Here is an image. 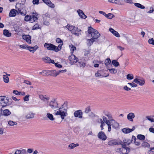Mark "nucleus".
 Segmentation results:
<instances>
[{
  "label": "nucleus",
  "instance_id": "obj_53",
  "mask_svg": "<svg viewBox=\"0 0 154 154\" xmlns=\"http://www.w3.org/2000/svg\"><path fill=\"white\" fill-rule=\"evenodd\" d=\"M90 111V106H88L85 108V113H88Z\"/></svg>",
  "mask_w": 154,
  "mask_h": 154
},
{
  "label": "nucleus",
  "instance_id": "obj_19",
  "mask_svg": "<svg viewBox=\"0 0 154 154\" xmlns=\"http://www.w3.org/2000/svg\"><path fill=\"white\" fill-rule=\"evenodd\" d=\"M39 98L43 101H48L50 99V97L46 95L40 94L39 95Z\"/></svg>",
  "mask_w": 154,
  "mask_h": 154
},
{
  "label": "nucleus",
  "instance_id": "obj_4",
  "mask_svg": "<svg viewBox=\"0 0 154 154\" xmlns=\"http://www.w3.org/2000/svg\"><path fill=\"white\" fill-rule=\"evenodd\" d=\"M63 43H60L58 46H57L53 44L45 43L44 45V47L46 48H61Z\"/></svg>",
  "mask_w": 154,
  "mask_h": 154
},
{
  "label": "nucleus",
  "instance_id": "obj_58",
  "mask_svg": "<svg viewBox=\"0 0 154 154\" xmlns=\"http://www.w3.org/2000/svg\"><path fill=\"white\" fill-rule=\"evenodd\" d=\"M56 42L58 43H63V42L61 39L58 38H56Z\"/></svg>",
  "mask_w": 154,
  "mask_h": 154
},
{
  "label": "nucleus",
  "instance_id": "obj_13",
  "mask_svg": "<svg viewBox=\"0 0 154 154\" xmlns=\"http://www.w3.org/2000/svg\"><path fill=\"white\" fill-rule=\"evenodd\" d=\"M135 127L133 126L132 129H130L129 128H125L122 129V132L125 134L129 133L134 130Z\"/></svg>",
  "mask_w": 154,
  "mask_h": 154
},
{
  "label": "nucleus",
  "instance_id": "obj_16",
  "mask_svg": "<svg viewBox=\"0 0 154 154\" xmlns=\"http://www.w3.org/2000/svg\"><path fill=\"white\" fill-rule=\"evenodd\" d=\"M32 16H31V23L34 22L36 20H38L37 17L38 14L35 12V13L32 12Z\"/></svg>",
  "mask_w": 154,
  "mask_h": 154
},
{
  "label": "nucleus",
  "instance_id": "obj_14",
  "mask_svg": "<svg viewBox=\"0 0 154 154\" xmlns=\"http://www.w3.org/2000/svg\"><path fill=\"white\" fill-rule=\"evenodd\" d=\"M111 125L112 126V127L113 128L117 129L119 127V124L114 120L112 119L111 121Z\"/></svg>",
  "mask_w": 154,
  "mask_h": 154
},
{
  "label": "nucleus",
  "instance_id": "obj_1",
  "mask_svg": "<svg viewBox=\"0 0 154 154\" xmlns=\"http://www.w3.org/2000/svg\"><path fill=\"white\" fill-rule=\"evenodd\" d=\"M64 105H66L65 104H64L61 107L59 108V110L55 113V115H60L62 120L64 119V117L66 116L67 115L66 107H64Z\"/></svg>",
  "mask_w": 154,
  "mask_h": 154
},
{
  "label": "nucleus",
  "instance_id": "obj_26",
  "mask_svg": "<svg viewBox=\"0 0 154 154\" xmlns=\"http://www.w3.org/2000/svg\"><path fill=\"white\" fill-rule=\"evenodd\" d=\"M20 47L21 48H38V47L37 45L34 47H31L26 45H20Z\"/></svg>",
  "mask_w": 154,
  "mask_h": 154
},
{
  "label": "nucleus",
  "instance_id": "obj_2",
  "mask_svg": "<svg viewBox=\"0 0 154 154\" xmlns=\"http://www.w3.org/2000/svg\"><path fill=\"white\" fill-rule=\"evenodd\" d=\"M123 142H121L120 144L122 145V147L121 148H119L116 149V151L117 152L122 153V154H128L130 151V149L129 148L126 147L124 144H122Z\"/></svg>",
  "mask_w": 154,
  "mask_h": 154
},
{
  "label": "nucleus",
  "instance_id": "obj_50",
  "mask_svg": "<svg viewBox=\"0 0 154 154\" xmlns=\"http://www.w3.org/2000/svg\"><path fill=\"white\" fill-rule=\"evenodd\" d=\"M39 25L37 23L34 25L32 27V29L33 30H36L39 29Z\"/></svg>",
  "mask_w": 154,
  "mask_h": 154
},
{
  "label": "nucleus",
  "instance_id": "obj_60",
  "mask_svg": "<svg viewBox=\"0 0 154 154\" xmlns=\"http://www.w3.org/2000/svg\"><path fill=\"white\" fill-rule=\"evenodd\" d=\"M57 71V73L58 75L60 73H64V72H66V69H65V70H60Z\"/></svg>",
  "mask_w": 154,
  "mask_h": 154
},
{
  "label": "nucleus",
  "instance_id": "obj_32",
  "mask_svg": "<svg viewBox=\"0 0 154 154\" xmlns=\"http://www.w3.org/2000/svg\"><path fill=\"white\" fill-rule=\"evenodd\" d=\"M123 142L124 143L122 144L126 146L127 145H129L131 142V140L128 139H126L124 140Z\"/></svg>",
  "mask_w": 154,
  "mask_h": 154
},
{
  "label": "nucleus",
  "instance_id": "obj_3",
  "mask_svg": "<svg viewBox=\"0 0 154 154\" xmlns=\"http://www.w3.org/2000/svg\"><path fill=\"white\" fill-rule=\"evenodd\" d=\"M9 100L7 99L5 97L1 96L0 97V105L2 107H5L8 105Z\"/></svg>",
  "mask_w": 154,
  "mask_h": 154
},
{
  "label": "nucleus",
  "instance_id": "obj_31",
  "mask_svg": "<svg viewBox=\"0 0 154 154\" xmlns=\"http://www.w3.org/2000/svg\"><path fill=\"white\" fill-rule=\"evenodd\" d=\"M134 5H135V6L137 8H140V9H144L145 8V7L144 5H141V4H140V3H134Z\"/></svg>",
  "mask_w": 154,
  "mask_h": 154
},
{
  "label": "nucleus",
  "instance_id": "obj_43",
  "mask_svg": "<svg viewBox=\"0 0 154 154\" xmlns=\"http://www.w3.org/2000/svg\"><path fill=\"white\" fill-rule=\"evenodd\" d=\"M3 78L4 82L5 83H8L9 82V78L6 75H3Z\"/></svg>",
  "mask_w": 154,
  "mask_h": 154
},
{
  "label": "nucleus",
  "instance_id": "obj_9",
  "mask_svg": "<svg viewBox=\"0 0 154 154\" xmlns=\"http://www.w3.org/2000/svg\"><path fill=\"white\" fill-rule=\"evenodd\" d=\"M82 30L78 28L77 27H75L74 29L71 32V33L72 34H74L77 36H79L81 34V32Z\"/></svg>",
  "mask_w": 154,
  "mask_h": 154
},
{
  "label": "nucleus",
  "instance_id": "obj_47",
  "mask_svg": "<svg viewBox=\"0 0 154 154\" xmlns=\"http://www.w3.org/2000/svg\"><path fill=\"white\" fill-rule=\"evenodd\" d=\"M114 3L118 5H122V2L121 0H114Z\"/></svg>",
  "mask_w": 154,
  "mask_h": 154
},
{
  "label": "nucleus",
  "instance_id": "obj_35",
  "mask_svg": "<svg viewBox=\"0 0 154 154\" xmlns=\"http://www.w3.org/2000/svg\"><path fill=\"white\" fill-rule=\"evenodd\" d=\"M47 117L50 120L53 121L54 118L53 115L49 113H47L46 115Z\"/></svg>",
  "mask_w": 154,
  "mask_h": 154
},
{
  "label": "nucleus",
  "instance_id": "obj_45",
  "mask_svg": "<svg viewBox=\"0 0 154 154\" xmlns=\"http://www.w3.org/2000/svg\"><path fill=\"white\" fill-rule=\"evenodd\" d=\"M9 110L8 109H6L3 110V114L5 116H7L9 115Z\"/></svg>",
  "mask_w": 154,
  "mask_h": 154
},
{
  "label": "nucleus",
  "instance_id": "obj_54",
  "mask_svg": "<svg viewBox=\"0 0 154 154\" xmlns=\"http://www.w3.org/2000/svg\"><path fill=\"white\" fill-rule=\"evenodd\" d=\"M148 42L149 44L154 45V40L153 38L149 39L148 40Z\"/></svg>",
  "mask_w": 154,
  "mask_h": 154
},
{
  "label": "nucleus",
  "instance_id": "obj_46",
  "mask_svg": "<svg viewBox=\"0 0 154 154\" xmlns=\"http://www.w3.org/2000/svg\"><path fill=\"white\" fill-rule=\"evenodd\" d=\"M133 78V75L132 74H129L127 75V79L128 80H131Z\"/></svg>",
  "mask_w": 154,
  "mask_h": 154
},
{
  "label": "nucleus",
  "instance_id": "obj_49",
  "mask_svg": "<svg viewBox=\"0 0 154 154\" xmlns=\"http://www.w3.org/2000/svg\"><path fill=\"white\" fill-rule=\"evenodd\" d=\"M134 82H133L132 83H128V84L129 85L132 87H137V85L135 83H134Z\"/></svg>",
  "mask_w": 154,
  "mask_h": 154
},
{
  "label": "nucleus",
  "instance_id": "obj_22",
  "mask_svg": "<svg viewBox=\"0 0 154 154\" xmlns=\"http://www.w3.org/2000/svg\"><path fill=\"white\" fill-rule=\"evenodd\" d=\"M50 70H44L42 72H40L39 74L44 76H50Z\"/></svg>",
  "mask_w": 154,
  "mask_h": 154
},
{
  "label": "nucleus",
  "instance_id": "obj_21",
  "mask_svg": "<svg viewBox=\"0 0 154 154\" xmlns=\"http://www.w3.org/2000/svg\"><path fill=\"white\" fill-rule=\"evenodd\" d=\"M88 42L87 44V45L89 46H91L92 44L94 42H97L98 43L100 42L99 40H96L95 38H93L89 39H88Z\"/></svg>",
  "mask_w": 154,
  "mask_h": 154
},
{
  "label": "nucleus",
  "instance_id": "obj_30",
  "mask_svg": "<svg viewBox=\"0 0 154 154\" xmlns=\"http://www.w3.org/2000/svg\"><path fill=\"white\" fill-rule=\"evenodd\" d=\"M79 146V144L78 143L74 144V143H71L69 145L68 148L69 149H71Z\"/></svg>",
  "mask_w": 154,
  "mask_h": 154
},
{
  "label": "nucleus",
  "instance_id": "obj_42",
  "mask_svg": "<svg viewBox=\"0 0 154 154\" xmlns=\"http://www.w3.org/2000/svg\"><path fill=\"white\" fill-rule=\"evenodd\" d=\"M112 64L115 66H118L119 65V63L115 60L112 61Z\"/></svg>",
  "mask_w": 154,
  "mask_h": 154
},
{
  "label": "nucleus",
  "instance_id": "obj_55",
  "mask_svg": "<svg viewBox=\"0 0 154 154\" xmlns=\"http://www.w3.org/2000/svg\"><path fill=\"white\" fill-rule=\"evenodd\" d=\"M29 94H27L25 96L23 97V100L25 101H28L29 100Z\"/></svg>",
  "mask_w": 154,
  "mask_h": 154
},
{
  "label": "nucleus",
  "instance_id": "obj_61",
  "mask_svg": "<svg viewBox=\"0 0 154 154\" xmlns=\"http://www.w3.org/2000/svg\"><path fill=\"white\" fill-rule=\"evenodd\" d=\"M53 64H54L55 66L57 67L60 68L62 67V66L58 63H55L54 62Z\"/></svg>",
  "mask_w": 154,
  "mask_h": 154
},
{
  "label": "nucleus",
  "instance_id": "obj_33",
  "mask_svg": "<svg viewBox=\"0 0 154 154\" xmlns=\"http://www.w3.org/2000/svg\"><path fill=\"white\" fill-rule=\"evenodd\" d=\"M50 76H56L58 75L57 71H56V70H50Z\"/></svg>",
  "mask_w": 154,
  "mask_h": 154
},
{
  "label": "nucleus",
  "instance_id": "obj_56",
  "mask_svg": "<svg viewBox=\"0 0 154 154\" xmlns=\"http://www.w3.org/2000/svg\"><path fill=\"white\" fill-rule=\"evenodd\" d=\"M147 119L150 121L151 122H154V119H153L151 118L150 116H147L146 117Z\"/></svg>",
  "mask_w": 154,
  "mask_h": 154
},
{
  "label": "nucleus",
  "instance_id": "obj_40",
  "mask_svg": "<svg viewBox=\"0 0 154 154\" xmlns=\"http://www.w3.org/2000/svg\"><path fill=\"white\" fill-rule=\"evenodd\" d=\"M138 139L141 140H145V136L144 135L142 134H138L137 136Z\"/></svg>",
  "mask_w": 154,
  "mask_h": 154
},
{
  "label": "nucleus",
  "instance_id": "obj_27",
  "mask_svg": "<svg viewBox=\"0 0 154 154\" xmlns=\"http://www.w3.org/2000/svg\"><path fill=\"white\" fill-rule=\"evenodd\" d=\"M78 66L84 68L85 66L86 63L84 61H79L77 64Z\"/></svg>",
  "mask_w": 154,
  "mask_h": 154
},
{
  "label": "nucleus",
  "instance_id": "obj_63",
  "mask_svg": "<svg viewBox=\"0 0 154 154\" xmlns=\"http://www.w3.org/2000/svg\"><path fill=\"white\" fill-rule=\"evenodd\" d=\"M13 93L15 94L16 95H20V93L18 91H17L16 90H14L13 91Z\"/></svg>",
  "mask_w": 154,
  "mask_h": 154
},
{
  "label": "nucleus",
  "instance_id": "obj_51",
  "mask_svg": "<svg viewBox=\"0 0 154 154\" xmlns=\"http://www.w3.org/2000/svg\"><path fill=\"white\" fill-rule=\"evenodd\" d=\"M142 146H143L149 147V143L146 142H143L142 144Z\"/></svg>",
  "mask_w": 154,
  "mask_h": 154
},
{
  "label": "nucleus",
  "instance_id": "obj_57",
  "mask_svg": "<svg viewBox=\"0 0 154 154\" xmlns=\"http://www.w3.org/2000/svg\"><path fill=\"white\" fill-rule=\"evenodd\" d=\"M75 27L74 26H69L68 27V30L71 31V32L72 31V30Z\"/></svg>",
  "mask_w": 154,
  "mask_h": 154
},
{
  "label": "nucleus",
  "instance_id": "obj_36",
  "mask_svg": "<svg viewBox=\"0 0 154 154\" xmlns=\"http://www.w3.org/2000/svg\"><path fill=\"white\" fill-rule=\"evenodd\" d=\"M3 35L4 36L9 37H10V32L7 29H4L3 30Z\"/></svg>",
  "mask_w": 154,
  "mask_h": 154
},
{
  "label": "nucleus",
  "instance_id": "obj_39",
  "mask_svg": "<svg viewBox=\"0 0 154 154\" xmlns=\"http://www.w3.org/2000/svg\"><path fill=\"white\" fill-rule=\"evenodd\" d=\"M95 29H93L91 26H89L88 27V32L89 34H91L94 32Z\"/></svg>",
  "mask_w": 154,
  "mask_h": 154
},
{
  "label": "nucleus",
  "instance_id": "obj_24",
  "mask_svg": "<svg viewBox=\"0 0 154 154\" xmlns=\"http://www.w3.org/2000/svg\"><path fill=\"white\" fill-rule=\"evenodd\" d=\"M35 114L31 112H29L25 116V118L27 119H33L34 118Z\"/></svg>",
  "mask_w": 154,
  "mask_h": 154
},
{
  "label": "nucleus",
  "instance_id": "obj_62",
  "mask_svg": "<svg viewBox=\"0 0 154 154\" xmlns=\"http://www.w3.org/2000/svg\"><path fill=\"white\" fill-rule=\"evenodd\" d=\"M39 0H33L32 3L34 5H38L39 3Z\"/></svg>",
  "mask_w": 154,
  "mask_h": 154
},
{
  "label": "nucleus",
  "instance_id": "obj_29",
  "mask_svg": "<svg viewBox=\"0 0 154 154\" xmlns=\"http://www.w3.org/2000/svg\"><path fill=\"white\" fill-rule=\"evenodd\" d=\"M112 120H109L105 122V123L108 126V131L109 132L111 130V124Z\"/></svg>",
  "mask_w": 154,
  "mask_h": 154
},
{
  "label": "nucleus",
  "instance_id": "obj_20",
  "mask_svg": "<svg viewBox=\"0 0 154 154\" xmlns=\"http://www.w3.org/2000/svg\"><path fill=\"white\" fill-rule=\"evenodd\" d=\"M109 30L112 34L115 36L117 37H119L120 35L119 33L112 28H110Z\"/></svg>",
  "mask_w": 154,
  "mask_h": 154
},
{
  "label": "nucleus",
  "instance_id": "obj_34",
  "mask_svg": "<svg viewBox=\"0 0 154 154\" xmlns=\"http://www.w3.org/2000/svg\"><path fill=\"white\" fill-rule=\"evenodd\" d=\"M104 62L106 68H108V65L109 64H110L111 63L110 59L109 58H108L105 60Z\"/></svg>",
  "mask_w": 154,
  "mask_h": 154
},
{
  "label": "nucleus",
  "instance_id": "obj_10",
  "mask_svg": "<svg viewBox=\"0 0 154 154\" xmlns=\"http://www.w3.org/2000/svg\"><path fill=\"white\" fill-rule=\"evenodd\" d=\"M74 114L75 117H78L80 119L82 118L83 112L81 110L75 111Z\"/></svg>",
  "mask_w": 154,
  "mask_h": 154
},
{
  "label": "nucleus",
  "instance_id": "obj_41",
  "mask_svg": "<svg viewBox=\"0 0 154 154\" xmlns=\"http://www.w3.org/2000/svg\"><path fill=\"white\" fill-rule=\"evenodd\" d=\"M107 69L111 74H116L117 72V70L116 69Z\"/></svg>",
  "mask_w": 154,
  "mask_h": 154
},
{
  "label": "nucleus",
  "instance_id": "obj_15",
  "mask_svg": "<svg viewBox=\"0 0 154 154\" xmlns=\"http://www.w3.org/2000/svg\"><path fill=\"white\" fill-rule=\"evenodd\" d=\"M23 38L28 43H31V37L29 35H23L22 36Z\"/></svg>",
  "mask_w": 154,
  "mask_h": 154
},
{
  "label": "nucleus",
  "instance_id": "obj_28",
  "mask_svg": "<svg viewBox=\"0 0 154 154\" xmlns=\"http://www.w3.org/2000/svg\"><path fill=\"white\" fill-rule=\"evenodd\" d=\"M17 11L15 9H12L10 10V17H15L17 15Z\"/></svg>",
  "mask_w": 154,
  "mask_h": 154
},
{
  "label": "nucleus",
  "instance_id": "obj_5",
  "mask_svg": "<svg viewBox=\"0 0 154 154\" xmlns=\"http://www.w3.org/2000/svg\"><path fill=\"white\" fill-rule=\"evenodd\" d=\"M68 60L69 61V63L71 65L76 63L78 60V58L74 54H72L69 57Z\"/></svg>",
  "mask_w": 154,
  "mask_h": 154
},
{
  "label": "nucleus",
  "instance_id": "obj_11",
  "mask_svg": "<svg viewBox=\"0 0 154 154\" xmlns=\"http://www.w3.org/2000/svg\"><path fill=\"white\" fill-rule=\"evenodd\" d=\"M98 137L100 139L103 140H105L106 139V136L104 133L102 131L100 132L98 134Z\"/></svg>",
  "mask_w": 154,
  "mask_h": 154
},
{
  "label": "nucleus",
  "instance_id": "obj_52",
  "mask_svg": "<svg viewBox=\"0 0 154 154\" xmlns=\"http://www.w3.org/2000/svg\"><path fill=\"white\" fill-rule=\"evenodd\" d=\"M154 11V6L151 7L150 8V10L149 11L147 12L148 13H152Z\"/></svg>",
  "mask_w": 154,
  "mask_h": 154
},
{
  "label": "nucleus",
  "instance_id": "obj_23",
  "mask_svg": "<svg viewBox=\"0 0 154 154\" xmlns=\"http://www.w3.org/2000/svg\"><path fill=\"white\" fill-rule=\"evenodd\" d=\"M16 8L17 9V13L18 14L19 13L21 12V10L23 9V7L21 5V4H17L16 6Z\"/></svg>",
  "mask_w": 154,
  "mask_h": 154
},
{
  "label": "nucleus",
  "instance_id": "obj_38",
  "mask_svg": "<svg viewBox=\"0 0 154 154\" xmlns=\"http://www.w3.org/2000/svg\"><path fill=\"white\" fill-rule=\"evenodd\" d=\"M24 20L26 21H29L31 22V16L29 15H26L25 17Z\"/></svg>",
  "mask_w": 154,
  "mask_h": 154
},
{
  "label": "nucleus",
  "instance_id": "obj_37",
  "mask_svg": "<svg viewBox=\"0 0 154 154\" xmlns=\"http://www.w3.org/2000/svg\"><path fill=\"white\" fill-rule=\"evenodd\" d=\"M105 17L109 19H111L115 17V16L112 14L109 13L106 14Z\"/></svg>",
  "mask_w": 154,
  "mask_h": 154
},
{
  "label": "nucleus",
  "instance_id": "obj_48",
  "mask_svg": "<svg viewBox=\"0 0 154 154\" xmlns=\"http://www.w3.org/2000/svg\"><path fill=\"white\" fill-rule=\"evenodd\" d=\"M105 115L106 116H107L109 120H112V116L111 114L110 113H109V112H107V113H105Z\"/></svg>",
  "mask_w": 154,
  "mask_h": 154
},
{
  "label": "nucleus",
  "instance_id": "obj_7",
  "mask_svg": "<svg viewBox=\"0 0 154 154\" xmlns=\"http://www.w3.org/2000/svg\"><path fill=\"white\" fill-rule=\"evenodd\" d=\"M133 82H134L138 84L140 86H143L145 83V81L143 78H136L134 79Z\"/></svg>",
  "mask_w": 154,
  "mask_h": 154
},
{
  "label": "nucleus",
  "instance_id": "obj_17",
  "mask_svg": "<svg viewBox=\"0 0 154 154\" xmlns=\"http://www.w3.org/2000/svg\"><path fill=\"white\" fill-rule=\"evenodd\" d=\"M42 60L45 63H54V61L53 60H51V58L48 57H46L42 58Z\"/></svg>",
  "mask_w": 154,
  "mask_h": 154
},
{
  "label": "nucleus",
  "instance_id": "obj_44",
  "mask_svg": "<svg viewBox=\"0 0 154 154\" xmlns=\"http://www.w3.org/2000/svg\"><path fill=\"white\" fill-rule=\"evenodd\" d=\"M100 72H101L100 71H97V73H96L95 74V75L96 77H99L101 76H102V77H104L103 75H101V73H100ZM108 75H108L106 76H105L104 77H106L108 76Z\"/></svg>",
  "mask_w": 154,
  "mask_h": 154
},
{
  "label": "nucleus",
  "instance_id": "obj_25",
  "mask_svg": "<svg viewBox=\"0 0 154 154\" xmlns=\"http://www.w3.org/2000/svg\"><path fill=\"white\" fill-rule=\"evenodd\" d=\"M119 144L118 142H116L115 140H109L108 143V144L109 146H114Z\"/></svg>",
  "mask_w": 154,
  "mask_h": 154
},
{
  "label": "nucleus",
  "instance_id": "obj_59",
  "mask_svg": "<svg viewBox=\"0 0 154 154\" xmlns=\"http://www.w3.org/2000/svg\"><path fill=\"white\" fill-rule=\"evenodd\" d=\"M152 148H150V150L148 151V154H154V152L152 150Z\"/></svg>",
  "mask_w": 154,
  "mask_h": 154
},
{
  "label": "nucleus",
  "instance_id": "obj_6",
  "mask_svg": "<svg viewBox=\"0 0 154 154\" xmlns=\"http://www.w3.org/2000/svg\"><path fill=\"white\" fill-rule=\"evenodd\" d=\"M49 106L53 109L58 108V104L55 99H54L49 102Z\"/></svg>",
  "mask_w": 154,
  "mask_h": 154
},
{
  "label": "nucleus",
  "instance_id": "obj_18",
  "mask_svg": "<svg viewBox=\"0 0 154 154\" xmlns=\"http://www.w3.org/2000/svg\"><path fill=\"white\" fill-rule=\"evenodd\" d=\"M135 117V115L134 113L130 112L127 115V118L128 120L131 121L133 122V119Z\"/></svg>",
  "mask_w": 154,
  "mask_h": 154
},
{
  "label": "nucleus",
  "instance_id": "obj_12",
  "mask_svg": "<svg viewBox=\"0 0 154 154\" xmlns=\"http://www.w3.org/2000/svg\"><path fill=\"white\" fill-rule=\"evenodd\" d=\"M77 12L81 18L85 19L87 18V16L85 14L82 10L79 9L77 10Z\"/></svg>",
  "mask_w": 154,
  "mask_h": 154
},
{
  "label": "nucleus",
  "instance_id": "obj_64",
  "mask_svg": "<svg viewBox=\"0 0 154 154\" xmlns=\"http://www.w3.org/2000/svg\"><path fill=\"white\" fill-rule=\"evenodd\" d=\"M21 150L19 149H17L15 151L14 154H21Z\"/></svg>",
  "mask_w": 154,
  "mask_h": 154
},
{
  "label": "nucleus",
  "instance_id": "obj_8",
  "mask_svg": "<svg viewBox=\"0 0 154 154\" xmlns=\"http://www.w3.org/2000/svg\"><path fill=\"white\" fill-rule=\"evenodd\" d=\"M91 35L92 38H95L96 40H99L98 38L100 36V35L98 31L95 30Z\"/></svg>",
  "mask_w": 154,
  "mask_h": 154
}]
</instances>
